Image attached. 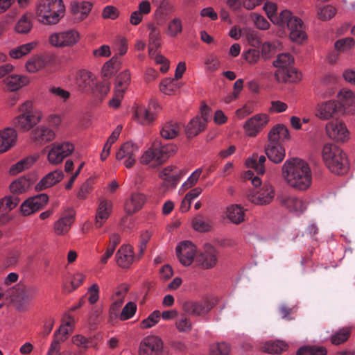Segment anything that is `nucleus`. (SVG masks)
<instances>
[{
    "label": "nucleus",
    "mask_w": 355,
    "mask_h": 355,
    "mask_svg": "<svg viewBox=\"0 0 355 355\" xmlns=\"http://www.w3.org/2000/svg\"><path fill=\"white\" fill-rule=\"evenodd\" d=\"M326 349L321 347H302L296 355H326Z\"/></svg>",
    "instance_id": "obj_63"
},
{
    "label": "nucleus",
    "mask_w": 355,
    "mask_h": 355,
    "mask_svg": "<svg viewBox=\"0 0 355 355\" xmlns=\"http://www.w3.org/2000/svg\"><path fill=\"white\" fill-rule=\"evenodd\" d=\"M38 295V287L36 286H30L24 288L22 292L12 300V302L17 310L22 311L28 309L30 303L33 302Z\"/></svg>",
    "instance_id": "obj_16"
},
{
    "label": "nucleus",
    "mask_w": 355,
    "mask_h": 355,
    "mask_svg": "<svg viewBox=\"0 0 355 355\" xmlns=\"http://www.w3.org/2000/svg\"><path fill=\"white\" fill-rule=\"evenodd\" d=\"M198 261L205 268L214 267L217 262V253L216 250L211 246H208L205 252L200 254Z\"/></svg>",
    "instance_id": "obj_43"
},
{
    "label": "nucleus",
    "mask_w": 355,
    "mask_h": 355,
    "mask_svg": "<svg viewBox=\"0 0 355 355\" xmlns=\"http://www.w3.org/2000/svg\"><path fill=\"white\" fill-rule=\"evenodd\" d=\"M268 138L269 141L279 142L290 141L291 137L288 128L282 123H278L270 129Z\"/></svg>",
    "instance_id": "obj_33"
},
{
    "label": "nucleus",
    "mask_w": 355,
    "mask_h": 355,
    "mask_svg": "<svg viewBox=\"0 0 355 355\" xmlns=\"http://www.w3.org/2000/svg\"><path fill=\"white\" fill-rule=\"evenodd\" d=\"M328 137L338 142H345L349 139V132L345 123L340 120H333L326 124Z\"/></svg>",
    "instance_id": "obj_9"
},
{
    "label": "nucleus",
    "mask_w": 355,
    "mask_h": 355,
    "mask_svg": "<svg viewBox=\"0 0 355 355\" xmlns=\"http://www.w3.org/2000/svg\"><path fill=\"white\" fill-rule=\"evenodd\" d=\"M337 114H343L336 101H327L318 105L316 116L322 120H329Z\"/></svg>",
    "instance_id": "obj_22"
},
{
    "label": "nucleus",
    "mask_w": 355,
    "mask_h": 355,
    "mask_svg": "<svg viewBox=\"0 0 355 355\" xmlns=\"http://www.w3.org/2000/svg\"><path fill=\"white\" fill-rule=\"evenodd\" d=\"M128 292V287L125 285H121L114 291L111 297L112 303L110 308V314H115L124 302Z\"/></svg>",
    "instance_id": "obj_37"
},
{
    "label": "nucleus",
    "mask_w": 355,
    "mask_h": 355,
    "mask_svg": "<svg viewBox=\"0 0 355 355\" xmlns=\"http://www.w3.org/2000/svg\"><path fill=\"white\" fill-rule=\"evenodd\" d=\"M161 314L158 310L153 311L146 318L140 322V328L142 329H150L155 326L160 320Z\"/></svg>",
    "instance_id": "obj_56"
},
{
    "label": "nucleus",
    "mask_w": 355,
    "mask_h": 355,
    "mask_svg": "<svg viewBox=\"0 0 355 355\" xmlns=\"http://www.w3.org/2000/svg\"><path fill=\"white\" fill-rule=\"evenodd\" d=\"M116 261L121 268H128L134 261L133 248L129 245H123L116 253Z\"/></svg>",
    "instance_id": "obj_29"
},
{
    "label": "nucleus",
    "mask_w": 355,
    "mask_h": 355,
    "mask_svg": "<svg viewBox=\"0 0 355 355\" xmlns=\"http://www.w3.org/2000/svg\"><path fill=\"white\" fill-rule=\"evenodd\" d=\"M113 50L120 56L124 55L128 49V40L125 37L118 36L116 37L112 44Z\"/></svg>",
    "instance_id": "obj_57"
},
{
    "label": "nucleus",
    "mask_w": 355,
    "mask_h": 355,
    "mask_svg": "<svg viewBox=\"0 0 355 355\" xmlns=\"http://www.w3.org/2000/svg\"><path fill=\"white\" fill-rule=\"evenodd\" d=\"M148 35V55L153 53V50H157L162 46V35L160 30L153 24L147 26Z\"/></svg>",
    "instance_id": "obj_38"
},
{
    "label": "nucleus",
    "mask_w": 355,
    "mask_h": 355,
    "mask_svg": "<svg viewBox=\"0 0 355 355\" xmlns=\"http://www.w3.org/2000/svg\"><path fill=\"white\" fill-rule=\"evenodd\" d=\"M294 62V59L289 53L279 54L275 60L273 62V65L277 68V70H286L287 68L291 67Z\"/></svg>",
    "instance_id": "obj_53"
},
{
    "label": "nucleus",
    "mask_w": 355,
    "mask_h": 355,
    "mask_svg": "<svg viewBox=\"0 0 355 355\" xmlns=\"http://www.w3.org/2000/svg\"><path fill=\"white\" fill-rule=\"evenodd\" d=\"M121 68V62L116 55H114L109 60L105 62L101 69V76L103 79L110 80L114 76Z\"/></svg>",
    "instance_id": "obj_35"
},
{
    "label": "nucleus",
    "mask_w": 355,
    "mask_h": 355,
    "mask_svg": "<svg viewBox=\"0 0 355 355\" xmlns=\"http://www.w3.org/2000/svg\"><path fill=\"white\" fill-rule=\"evenodd\" d=\"M265 151L268 159L276 164L282 162L286 155L285 148L279 142L269 141Z\"/></svg>",
    "instance_id": "obj_31"
},
{
    "label": "nucleus",
    "mask_w": 355,
    "mask_h": 355,
    "mask_svg": "<svg viewBox=\"0 0 355 355\" xmlns=\"http://www.w3.org/2000/svg\"><path fill=\"white\" fill-rule=\"evenodd\" d=\"M278 200L282 205L296 214L302 213L306 208L305 202L294 196L282 194L278 197Z\"/></svg>",
    "instance_id": "obj_28"
},
{
    "label": "nucleus",
    "mask_w": 355,
    "mask_h": 355,
    "mask_svg": "<svg viewBox=\"0 0 355 355\" xmlns=\"http://www.w3.org/2000/svg\"><path fill=\"white\" fill-rule=\"evenodd\" d=\"M94 86L92 87L91 91L101 96L105 97L107 95L110 90V83L107 80L103 79V81L94 83Z\"/></svg>",
    "instance_id": "obj_58"
},
{
    "label": "nucleus",
    "mask_w": 355,
    "mask_h": 355,
    "mask_svg": "<svg viewBox=\"0 0 355 355\" xmlns=\"http://www.w3.org/2000/svg\"><path fill=\"white\" fill-rule=\"evenodd\" d=\"M202 172V170L200 168L195 170L182 184L180 189V191H184L186 189H190L194 186L198 182Z\"/></svg>",
    "instance_id": "obj_62"
},
{
    "label": "nucleus",
    "mask_w": 355,
    "mask_h": 355,
    "mask_svg": "<svg viewBox=\"0 0 355 355\" xmlns=\"http://www.w3.org/2000/svg\"><path fill=\"white\" fill-rule=\"evenodd\" d=\"M181 129V125L179 123L168 121L162 125L160 135L165 139H173L179 135Z\"/></svg>",
    "instance_id": "obj_42"
},
{
    "label": "nucleus",
    "mask_w": 355,
    "mask_h": 355,
    "mask_svg": "<svg viewBox=\"0 0 355 355\" xmlns=\"http://www.w3.org/2000/svg\"><path fill=\"white\" fill-rule=\"evenodd\" d=\"M296 18V17L293 16L288 10H283L279 13H277L271 22L281 28H288L290 24H292Z\"/></svg>",
    "instance_id": "obj_48"
},
{
    "label": "nucleus",
    "mask_w": 355,
    "mask_h": 355,
    "mask_svg": "<svg viewBox=\"0 0 355 355\" xmlns=\"http://www.w3.org/2000/svg\"><path fill=\"white\" fill-rule=\"evenodd\" d=\"M113 209V202L110 200L100 199L95 214L94 223L96 228L101 227L110 216Z\"/></svg>",
    "instance_id": "obj_17"
},
{
    "label": "nucleus",
    "mask_w": 355,
    "mask_h": 355,
    "mask_svg": "<svg viewBox=\"0 0 355 355\" xmlns=\"http://www.w3.org/2000/svg\"><path fill=\"white\" fill-rule=\"evenodd\" d=\"M74 150L73 145L67 141L54 144L48 153V161L54 165H57L69 155Z\"/></svg>",
    "instance_id": "obj_14"
},
{
    "label": "nucleus",
    "mask_w": 355,
    "mask_h": 355,
    "mask_svg": "<svg viewBox=\"0 0 355 355\" xmlns=\"http://www.w3.org/2000/svg\"><path fill=\"white\" fill-rule=\"evenodd\" d=\"M149 57L154 60L155 62L157 64H161L160 71L162 73H166L169 69V61L163 55L157 52V50H153Z\"/></svg>",
    "instance_id": "obj_61"
},
{
    "label": "nucleus",
    "mask_w": 355,
    "mask_h": 355,
    "mask_svg": "<svg viewBox=\"0 0 355 355\" xmlns=\"http://www.w3.org/2000/svg\"><path fill=\"white\" fill-rule=\"evenodd\" d=\"M270 116L266 113H258L248 119L243 125V130L247 137H255L269 123Z\"/></svg>",
    "instance_id": "obj_6"
},
{
    "label": "nucleus",
    "mask_w": 355,
    "mask_h": 355,
    "mask_svg": "<svg viewBox=\"0 0 355 355\" xmlns=\"http://www.w3.org/2000/svg\"><path fill=\"white\" fill-rule=\"evenodd\" d=\"M41 110H35L29 114H20L13 119V124L19 130L28 132L38 124L42 119Z\"/></svg>",
    "instance_id": "obj_10"
},
{
    "label": "nucleus",
    "mask_w": 355,
    "mask_h": 355,
    "mask_svg": "<svg viewBox=\"0 0 355 355\" xmlns=\"http://www.w3.org/2000/svg\"><path fill=\"white\" fill-rule=\"evenodd\" d=\"M17 139L16 130L11 128H7L0 131V153L8 150L15 145Z\"/></svg>",
    "instance_id": "obj_30"
},
{
    "label": "nucleus",
    "mask_w": 355,
    "mask_h": 355,
    "mask_svg": "<svg viewBox=\"0 0 355 355\" xmlns=\"http://www.w3.org/2000/svg\"><path fill=\"white\" fill-rule=\"evenodd\" d=\"M55 137V130L46 125H40L31 132L32 140L41 144L54 140Z\"/></svg>",
    "instance_id": "obj_26"
},
{
    "label": "nucleus",
    "mask_w": 355,
    "mask_h": 355,
    "mask_svg": "<svg viewBox=\"0 0 355 355\" xmlns=\"http://www.w3.org/2000/svg\"><path fill=\"white\" fill-rule=\"evenodd\" d=\"M75 211L71 207L63 209L60 218L54 223L53 231L58 236H65L75 220Z\"/></svg>",
    "instance_id": "obj_11"
},
{
    "label": "nucleus",
    "mask_w": 355,
    "mask_h": 355,
    "mask_svg": "<svg viewBox=\"0 0 355 355\" xmlns=\"http://www.w3.org/2000/svg\"><path fill=\"white\" fill-rule=\"evenodd\" d=\"M96 80L95 74L87 69H82L76 73V83L82 91H90Z\"/></svg>",
    "instance_id": "obj_27"
},
{
    "label": "nucleus",
    "mask_w": 355,
    "mask_h": 355,
    "mask_svg": "<svg viewBox=\"0 0 355 355\" xmlns=\"http://www.w3.org/2000/svg\"><path fill=\"white\" fill-rule=\"evenodd\" d=\"M245 211L241 205L230 204L225 207L223 216L230 222L239 225L245 220Z\"/></svg>",
    "instance_id": "obj_24"
},
{
    "label": "nucleus",
    "mask_w": 355,
    "mask_h": 355,
    "mask_svg": "<svg viewBox=\"0 0 355 355\" xmlns=\"http://www.w3.org/2000/svg\"><path fill=\"white\" fill-rule=\"evenodd\" d=\"M183 30L182 21L180 17H175L170 20L166 29V35L172 38L178 37Z\"/></svg>",
    "instance_id": "obj_49"
},
{
    "label": "nucleus",
    "mask_w": 355,
    "mask_h": 355,
    "mask_svg": "<svg viewBox=\"0 0 355 355\" xmlns=\"http://www.w3.org/2000/svg\"><path fill=\"white\" fill-rule=\"evenodd\" d=\"M50 64L49 58L42 54H35L25 62V69L29 73H36L43 71Z\"/></svg>",
    "instance_id": "obj_21"
},
{
    "label": "nucleus",
    "mask_w": 355,
    "mask_h": 355,
    "mask_svg": "<svg viewBox=\"0 0 355 355\" xmlns=\"http://www.w3.org/2000/svg\"><path fill=\"white\" fill-rule=\"evenodd\" d=\"M31 187V179L25 176H21L12 181L9 186V189L12 193L19 195L27 192Z\"/></svg>",
    "instance_id": "obj_41"
},
{
    "label": "nucleus",
    "mask_w": 355,
    "mask_h": 355,
    "mask_svg": "<svg viewBox=\"0 0 355 355\" xmlns=\"http://www.w3.org/2000/svg\"><path fill=\"white\" fill-rule=\"evenodd\" d=\"M74 319L69 316L54 332L53 340L48 350L54 351L61 347V343L64 342L72 332L74 325Z\"/></svg>",
    "instance_id": "obj_15"
},
{
    "label": "nucleus",
    "mask_w": 355,
    "mask_h": 355,
    "mask_svg": "<svg viewBox=\"0 0 355 355\" xmlns=\"http://www.w3.org/2000/svg\"><path fill=\"white\" fill-rule=\"evenodd\" d=\"M245 178L251 180V183L254 187L247 196L251 203L256 205H266L272 201L275 198V190L271 184H262L261 179L254 176L250 171L246 172Z\"/></svg>",
    "instance_id": "obj_3"
},
{
    "label": "nucleus",
    "mask_w": 355,
    "mask_h": 355,
    "mask_svg": "<svg viewBox=\"0 0 355 355\" xmlns=\"http://www.w3.org/2000/svg\"><path fill=\"white\" fill-rule=\"evenodd\" d=\"M287 345L282 340H269L264 343L263 349L270 354H279L286 350Z\"/></svg>",
    "instance_id": "obj_52"
},
{
    "label": "nucleus",
    "mask_w": 355,
    "mask_h": 355,
    "mask_svg": "<svg viewBox=\"0 0 355 355\" xmlns=\"http://www.w3.org/2000/svg\"><path fill=\"white\" fill-rule=\"evenodd\" d=\"M63 0H37L34 7L37 22L44 26H55L60 23L65 15Z\"/></svg>",
    "instance_id": "obj_2"
},
{
    "label": "nucleus",
    "mask_w": 355,
    "mask_h": 355,
    "mask_svg": "<svg viewBox=\"0 0 355 355\" xmlns=\"http://www.w3.org/2000/svg\"><path fill=\"white\" fill-rule=\"evenodd\" d=\"M137 309V304L133 302H128L123 308L119 318L122 321H125L132 318L136 313Z\"/></svg>",
    "instance_id": "obj_60"
},
{
    "label": "nucleus",
    "mask_w": 355,
    "mask_h": 355,
    "mask_svg": "<svg viewBox=\"0 0 355 355\" xmlns=\"http://www.w3.org/2000/svg\"><path fill=\"white\" fill-rule=\"evenodd\" d=\"M177 258L184 266H190L197 254V248L191 241L185 240L180 242L175 248Z\"/></svg>",
    "instance_id": "obj_12"
},
{
    "label": "nucleus",
    "mask_w": 355,
    "mask_h": 355,
    "mask_svg": "<svg viewBox=\"0 0 355 355\" xmlns=\"http://www.w3.org/2000/svg\"><path fill=\"white\" fill-rule=\"evenodd\" d=\"M49 200V196L44 193L30 197L21 204L20 213L24 216H31L44 208Z\"/></svg>",
    "instance_id": "obj_8"
},
{
    "label": "nucleus",
    "mask_w": 355,
    "mask_h": 355,
    "mask_svg": "<svg viewBox=\"0 0 355 355\" xmlns=\"http://www.w3.org/2000/svg\"><path fill=\"white\" fill-rule=\"evenodd\" d=\"M140 146L131 141L123 143L116 153V159L122 162L127 168L132 167L136 163Z\"/></svg>",
    "instance_id": "obj_7"
},
{
    "label": "nucleus",
    "mask_w": 355,
    "mask_h": 355,
    "mask_svg": "<svg viewBox=\"0 0 355 355\" xmlns=\"http://www.w3.org/2000/svg\"><path fill=\"white\" fill-rule=\"evenodd\" d=\"M181 85L178 80L172 78H165L159 84V90L165 95H174L180 88Z\"/></svg>",
    "instance_id": "obj_46"
},
{
    "label": "nucleus",
    "mask_w": 355,
    "mask_h": 355,
    "mask_svg": "<svg viewBox=\"0 0 355 355\" xmlns=\"http://www.w3.org/2000/svg\"><path fill=\"white\" fill-rule=\"evenodd\" d=\"M230 347L225 343H215L210 347L211 355H228Z\"/></svg>",
    "instance_id": "obj_64"
},
{
    "label": "nucleus",
    "mask_w": 355,
    "mask_h": 355,
    "mask_svg": "<svg viewBox=\"0 0 355 355\" xmlns=\"http://www.w3.org/2000/svg\"><path fill=\"white\" fill-rule=\"evenodd\" d=\"M322 159L327 168L334 173L341 175L348 168V162L343 150L331 144H327L322 151Z\"/></svg>",
    "instance_id": "obj_4"
},
{
    "label": "nucleus",
    "mask_w": 355,
    "mask_h": 355,
    "mask_svg": "<svg viewBox=\"0 0 355 355\" xmlns=\"http://www.w3.org/2000/svg\"><path fill=\"white\" fill-rule=\"evenodd\" d=\"M30 82V78L26 75L22 74H11L4 80L7 89L10 92L17 91L21 87L28 85Z\"/></svg>",
    "instance_id": "obj_32"
},
{
    "label": "nucleus",
    "mask_w": 355,
    "mask_h": 355,
    "mask_svg": "<svg viewBox=\"0 0 355 355\" xmlns=\"http://www.w3.org/2000/svg\"><path fill=\"white\" fill-rule=\"evenodd\" d=\"M49 92L54 98L61 101L62 102H66L71 96V93L68 90L58 86L50 87Z\"/></svg>",
    "instance_id": "obj_59"
},
{
    "label": "nucleus",
    "mask_w": 355,
    "mask_h": 355,
    "mask_svg": "<svg viewBox=\"0 0 355 355\" xmlns=\"http://www.w3.org/2000/svg\"><path fill=\"white\" fill-rule=\"evenodd\" d=\"M316 13L319 19L327 21L336 14V8L331 5H317Z\"/></svg>",
    "instance_id": "obj_55"
},
{
    "label": "nucleus",
    "mask_w": 355,
    "mask_h": 355,
    "mask_svg": "<svg viewBox=\"0 0 355 355\" xmlns=\"http://www.w3.org/2000/svg\"><path fill=\"white\" fill-rule=\"evenodd\" d=\"M131 82V73L130 70L122 71L116 78L114 89L125 93Z\"/></svg>",
    "instance_id": "obj_45"
},
{
    "label": "nucleus",
    "mask_w": 355,
    "mask_h": 355,
    "mask_svg": "<svg viewBox=\"0 0 355 355\" xmlns=\"http://www.w3.org/2000/svg\"><path fill=\"white\" fill-rule=\"evenodd\" d=\"M64 178V173L61 170H55L45 175L35 185V191H42L59 183Z\"/></svg>",
    "instance_id": "obj_20"
},
{
    "label": "nucleus",
    "mask_w": 355,
    "mask_h": 355,
    "mask_svg": "<svg viewBox=\"0 0 355 355\" xmlns=\"http://www.w3.org/2000/svg\"><path fill=\"white\" fill-rule=\"evenodd\" d=\"M179 176L180 171L173 166L165 167L160 171L159 174V177L161 179H162L168 184L173 187L176 186Z\"/></svg>",
    "instance_id": "obj_44"
},
{
    "label": "nucleus",
    "mask_w": 355,
    "mask_h": 355,
    "mask_svg": "<svg viewBox=\"0 0 355 355\" xmlns=\"http://www.w3.org/2000/svg\"><path fill=\"white\" fill-rule=\"evenodd\" d=\"M290 30V38L292 41L301 43L306 38V34L304 31L302 26V21L300 19L296 18L290 26L288 28Z\"/></svg>",
    "instance_id": "obj_40"
},
{
    "label": "nucleus",
    "mask_w": 355,
    "mask_h": 355,
    "mask_svg": "<svg viewBox=\"0 0 355 355\" xmlns=\"http://www.w3.org/2000/svg\"><path fill=\"white\" fill-rule=\"evenodd\" d=\"M145 200L146 198L142 193H132L125 202V211L128 214H132L135 213L142 207Z\"/></svg>",
    "instance_id": "obj_36"
},
{
    "label": "nucleus",
    "mask_w": 355,
    "mask_h": 355,
    "mask_svg": "<svg viewBox=\"0 0 355 355\" xmlns=\"http://www.w3.org/2000/svg\"><path fill=\"white\" fill-rule=\"evenodd\" d=\"M207 110H208V107L207 105L203 106L202 110L203 119L196 116L193 118L187 124L185 132L188 137H193L204 130L208 117L205 112Z\"/></svg>",
    "instance_id": "obj_25"
},
{
    "label": "nucleus",
    "mask_w": 355,
    "mask_h": 355,
    "mask_svg": "<svg viewBox=\"0 0 355 355\" xmlns=\"http://www.w3.org/2000/svg\"><path fill=\"white\" fill-rule=\"evenodd\" d=\"M19 199L12 196H6L0 199V212L8 213L14 209L18 203Z\"/></svg>",
    "instance_id": "obj_54"
},
{
    "label": "nucleus",
    "mask_w": 355,
    "mask_h": 355,
    "mask_svg": "<svg viewBox=\"0 0 355 355\" xmlns=\"http://www.w3.org/2000/svg\"><path fill=\"white\" fill-rule=\"evenodd\" d=\"M162 151L158 148L149 147L145 150L139 157V162L142 165L150 167H157L164 163Z\"/></svg>",
    "instance_id": "obj_18"
},
{
    "label": "nucleus",
    "mask_w": 355,
    "mask_h": 355,
    "mask_svg": "<svg viewBox=\"0 0 355 355\" xmlns=\"http://www.w3.org/2000/svg\"><path fill=\"white\" fill-rule=\"evenodd\" d=\"M93 4L90 1H73L70 4L71 11L76 22H81L89 15Z\"/></svg>",
    "instance_id": "obj_23"
},
{
    "label": "nucleus",
    "mask_w": 355,
    "mask_h": 355,
    "mask_svg": "<svg viewBox=\"0 0 355 355\" xmlns=\"http://www.w3.org/2000/svg\"><path fill=\"white\" fill-rule=\"evenodd\" d=\"M275 76L277 80L282 83H297L302 78L301 73L291 67L283 71L277 70Z\"/></svg>",
    "instance_id": "obj_39"
},
{
    "label": "nucleus",
    "mask_w": 355,
    "mask_h": 355,
    "mask_svg": "<svg viewBox=\"0 0 355 355\" xmlns=\"http://www.w3.org/2000/svg\"><path fill=\"white\" fill-rule=\"evenodd\" d=\"M282 178L287 185L297 191H306L312 183V172L304 159L293 157L285 161L282 167Z\"/></svg>",
    "instance_id": "obj_1"
},
{
    "label": "nucleus",
    "mask_w": 355,
    "mask_h": 355,
    "mask_svg": "<svg viewBox=\"0 0 355 355\" xmlns=\"http://www.w3.org/2000/svg\"><path fill=\"white\" fill-rule=\"evenodd\" d=\"M38 45L37 41H31L14 48H12L8 51V55L10 58L14 60H19L31 53Z\"/></svg>",
    "instance_id": "obj_34"
},
{
    "label": "nucleus",
    "mask_w": 355,
    "mask_h": 355,
    "mask_svg": "<svg viewBox=\"0 0 355 355\" xmlns=\"http://www.w3.org/2000/svg\"><path fill=\"white\" fill-rule=\"evenodd\" d=\"M342 114L355 112V95L349 89H342L337 95Z\"/></svg>",
    "instance_id": "obj_19"
},
{
    "label": "nucleus",
    "mask_w": 355,
    "mask_h": 355,
    "mask_svg": "<svg viewBox=\"0 0 355 355\" xmlns=\"http://www.w3.org/2000/svg\"><path fill=\"white\" fill-rule=\"evenodd\" d=\"M135 119L142 125L150 123L155 119L154 114L145 107H137L135 112Z\"/></svg>",
    "instance_id": "obj_51"
},
{
    "label": "nucleus",
    "mask_w": 355,
    "mask_h": 355,
    "mask_svg": "<svg viewBox=\"0 0 355 355\" xmlns=\"http://www.w3.org/2000/svg\"><path fill=\"white\" fill-rule=\"evenodd\" d=\"M163 351L162 339L154 335L144 338L139 345V355H161Z\"/></svg>",
    "instance_id": "obj_13"
},
{
    "label": "nucleus",
    "mask_w": 355,
    "mask_h": 355,
    "mask_svg": "<svg viewBox=\"0 0 355 355\" xmlns=\"http://www.w3.org/2000/svg\"><path fill=\"white\" fill-rule=\"evenodd\" d=\"M33 28V22L28 14H24L16 22L14 30L19 34H27Z\"/></svg>",
    "instance_id": "obj_50"
},
{
    "label": "nucleus",
    "mask_w": 355,
    "mask_h": 355,
    "mask_svg": "<svg viewBox=\"0 0 355 355\" xmlns=\"http://www.w3.org/2000/svg\"><path fill=\"white\" fill-rule=\"evenodd\" d=\"M80 39L81 35L77 29L68 28L50 33L48 41L55 48H71L78 44Z\"/></svg>",
    "instance_id": "obj_5"
},
{
    "label": "nucleus",
    "mask_w": 355,
    "mask_h": 355,
    "mask_svg": "<svg viewBox=\"0 0 355 355\" xmlns=\"http://www.w3.org/2000/svg\"><path fill=\"white\" fill-rule=\"evenodd\" d=\"M265 162L266 157L264 155L259 156L257 154H254L245 160V164L248 168L254 169L257 174L262 175L265 172Z\"/></svg>",
    "instance_id": "obj_47"
}]
</instances>
